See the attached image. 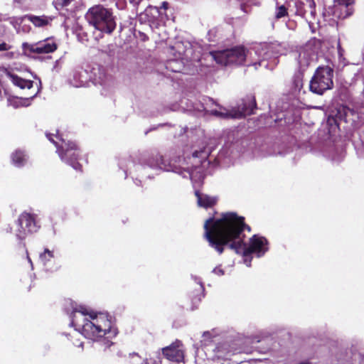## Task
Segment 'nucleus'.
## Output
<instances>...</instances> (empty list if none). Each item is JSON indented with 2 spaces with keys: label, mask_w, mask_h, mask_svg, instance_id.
I'll list each match as a JSON object with an SVG mask.
<instances>
[{
  "label": "nucleus",
  "mask_w": 364,
  "mask_h": 364,
  "mask_svg": "<svg viewBox=\"0 0 364 364\" xmlns=\"http://www.w3.org/2000/svg\"><path fill=\"white\" fill-rule=\"evenodd\" d=\"M181 341H176L171 346L164 348L162 352L164 355L169 360L181 362L183 360V351Z\"/></svg>",
  "instance_id": "obj_14"
},
{
  "label": "nucleus",
  "mask_w": 364,
  "mask_h": 364,
  "mask_svg": "<svg viewBox=\"0 0 364 364\" xmlns=\"http://www.w3.org/2000/svg\"><path fill=\"white\" fill-rule=\"evenodd\" d=\"M76 346H82V343H80L79 344L78 343H75Z\"/></svg>",
  "instance_id": "obj_42"
},
{
  "label": "nucleus",
  "mask_w": 364,
  "mask_h": 364,
  "mask_svg": "<svg viewBox=\"0 0 364 364\" xmlns=\"http://www.w3.org/2000/svg\"><path fill=\"white\" fill-rule=\"evenodd\" d=\"M213 272L219 276H222L224 274V271L220 267H216L215 268H214Z\"/></svg>",
  "instance_id": "obj_32"
},
{
  "label": "nucleus",
  "mask_w": 364,
  "mask_h": 364,
  "mask_svg": "<svg viewBox=\"0 0 364 364\" xmlns=\"http://www.w3.org/2000/svg\"><path fill=\"white\" fill-rule=\"evenodd\" d=\"M90 79L88 70L80 68L73 70L72 76L70 77V82L75 87H80L87 86Z\"/></svg>",
  "instance_id": "obj_15"
},
{
  "label": "nucleus",
  "mask_w": 364,
  "mask_h": 364,
  "mask_svg": "<svg viewBox=\"0 0 364 364\" xmlns=\"http://www.w3.org/2000/svg\"><path fill=\"white\" fill-rule=\"evenodd\" d=\"M144 364H149L147 359L145 360Z\"/></svg>",
  "instance_id": "obj_44"
},
{
  "label": "nucleus",
  "mask_w": 364,
  "mask_h": 364,
  "mask_svg": "<svg viewBox=\"0 0 364 364\" xmlns=\"http://www.w3.org/2000/svg\"><path fill=\"white\" fill-rule=\"evenodd\" d=\"M86 18L96 29L111 33L116 28V21L112 11L102 5H95L87 11Z\"/></svg>",
  "instance_id": "obj_4"
},
{
  "label": "nucleus",
  "mask_w": 364,
  "mask_h": 364,
  "mask_svg": "<svg viewBox=\"0 0 364 364\" xmlns=\"http://www.w3.org/2000/svg\"><path fill=\"white\" fill-rule=\"evenodd\" d=\"M296 14L305 18L309 28L314 32L315 25L318 23L316 18L315 3L314 0H298L295 2Z\"/></svg>",
  "instance_id": "obj_9"
},
{
  "label": "nucleus",
  "mask_w": 364,
  "mask_h": 364,
  "mask_svg": "<svg viewBox=\"0 0 364 364\" xmlns=\"http://www.w3.org/2000/svg\"><path fill=\"white\" fill-rule=\"evenodd\" d=\"M294 26H295V24H294V22H291V21H289V22H288V23H287V26L289 28H290V29H294Z\"/></svg>",
  "instance_id": "obj_35"
},
{
  "label": "nucleus",
  "mask_w": 364,
  "mask_h": 364,
  "mask_svg": "<svg viewBox=\"0 0 364 364\" xmlns=\"http://www.w3.org/2000/svg\"><path fill=\"white\" fill-rule=\"evenodd\" d=\"M39 89L38 88L35 92H32L29 94L31 95L30 97L24 98L15 96H9L7 100L8 105L13 107L14 108L27 107L31 104V101L37 95Z\"/></svg>",
  "instance_id": "obj_18"
},
{
  "label": "nucleus",
  "mask_w": 364,
  "mask_h": 364,
  "mask_svg": "<svg viewBox=\"0 0 364 364\" xmlns=\"http://www.w3.org/2000/svg\"><path fill=\"white\" fill-rule=\"evenodd\" d=\"M22 19H28L36 27H43L46 26L49 22V20L46 16H36L33 15H26L23 16Z\"/></svg>",
  "instance_id": "obj_21"
},
{
  "label": "nucleus",
  "mask_w": 364,
  "mask_h": 364,
  "mask_svg": "<svg viewBox=\"0 0 364 364\" xmlns=\"http://www.w3.org/2000/svg\"><path fill=\"white\" fill-rule=\"evenodd\" d=\"M303 88V75L301 73L296 74L292 82V90L295 93H300Z\"/></svg>",
  "instance_id": "obj_23"
},
{
  "label": "nucleus",
  "mask_w": 364,
  "mask_h": 364,
  "mask_svg": "<svg viewBox=\"0 0 364 364\" xmlns=\"http://www.w3.org/2000/svg\"><path fill=\"white\" fill-rule=\"evenodd\" d=\"M187 173L193 181L200 182L203 178V175L201 172V168L196 166L188 168Z\"/></svg>",
  "instance_id": "obj_22"
},
{
  "label": "nucleus",
  "mask_w": 364,
  "mask_h": 364,
  "mask_svg": "<svg viewBox=\"0 0 364 364\" xmlns=\"http://www.w3.org/2000/svg\"><path fill=\"white\" fill-rule=\"evenodd\" d=\"M5 75L6 77L13 83L14 85L18 87L22 90L27 89L30 90L33 87V81L25 80L11 71L6 70Z\"/></svg>",
  "instance_id": "obj_17"
},
{
  "label": "nucleus",
  "mask_w": 364,
  "mask_h": 364,
  "mask_svg": "<svg viewBox=\"0 0 364 364\" xmlns=\"http://www.w3.org/2000/svg\"><path fill=\"white\" fill-rule=\"evenodd\" d=\"M27 159L26 154L21 150H16L11 154L12 163L17 167L23 166L26 163Z\"/></svg>",
  "instance_id": "obj_20"
},
{
  "label": "nucleus",
  "mask_w": 364,
  "mask_h": 364,
  "mask_svg": "<svg viewBox=\"0 0 364 364\" xmlns=\"http://www.w3.org/2000/svg\"><path fill=\"white\" fill-rule=\"evenodd\" d=\"M244 257H245L244 262L246 264V265L247 267H250V264H251L252 257H250V255H249V256H244Z\"/></svg>",
  "instance_id": "obj_34"
},
{
  "label": "nucleus",
  "mask_w": 364,
  "mask_h": 364,
  "mask_svg": "<svg viewBox=\"0 0 364 364\" xmlns=\"http://www.w3.org/2000/svg\"><path fill=\"white\" fill-rule=\"evenodd\" d=\"M287 9L284 6H278L275 11V18L279 19L287 15Z\"/></svg>",
  "instance_id": "obj_26"
},
{
  "label": "nucleus",
  "mask_w": 364,
  "mask_h": 364,
  "mask_svg": "<svg viewBox=\"0 0 364 364\" xmlns=\"http://www.w3.org/2000/svg\"><path fill=\"white\" fill-rule=\"evenodd\" d=\"M252 5H257V2L254 0H242V3L241 4V9L245 13L249 12V7Z\"/></svg>",
  "instance_id": "obj_27"
},
{
  "label": "nucleus",
  "mask_w": 364,
  "mask_h": 364,
  "mask_svg": "<svg viewBox=\"0 0 364 364\" xmlns=\"http://www.w3.org/2000/svg\"><path fill=\"white\" fill-rule=\"evenodd\" d=\"M348 16V14H346V15H343H343H337L336 16L338 18H346Z\"/></svg>",
  "instance_id": "obj_37"
},
{
  "label": "nucleus",
  "mask_w": 364,
  "mask_h": 364,
  "mask_svg": "<svg viewBox=\"0 0 364 364\" xmlns=\"http://www.w3.org/2000/svg\"><path fill=\"white\" fill-rule=\"evenodd\" d=\"M193 157H194V158L201 157V158L205 159L207 157V154L203 151H201L200 152L195 151L193 154Z\"/></svg>",
  "instance_id": "obj_31"
},
{
  "label": "nucleus",
  "mask_w": 364,
  "mask_h": 364,
  "mask_svg": "<svg viewBox=\"0 0 364 364\" xmlns=\"http://www.w3.org/2000/svg\"><path fill=\"white\" fill-rule=\"evenodd\" d=\"M209 334H210V333H209V332H205V333H203V336H208Z\"/></svg>",
  "instance_id": "obj_41"
},
{
  "label": "nucleus",
  "mask_w": 364,
  "mask_h": 364,
  "mask_svg": "<svg viewBox=\"0 0 364 364\" xmlns=\"http://www.w3.org/2000/svg\"><path fill=\"white\" fill-rule=\"evenodd\" d=\"M46 136L56 146L60 159L74 169L80 171L81 165L77 161L78 154L76 144L72 141L66 142L58 134L56 135L46 134Z\"/></svg>",
  "instance_id": "obj_5"
},
{
  "label": "nucleus",
  "mask_w": 364,
  "mask_h": 364,
  "mask_svg": "<svg viewBox=\"0 0 364 364\" xmlns=\"http://www.w3.org/2000/svg\"><path fill=\"white\" fill-rule=\"evenodd\" d=\"M255 107V102H250L248 106L246 103L242 104V107L237 109L228 110L225 107H220L219 109H212L211 114L220 118H240L252 113Z\"/></svg>",
  "instance_id": "obj_10"
},
{
  "label": "nucleus",
  "mask_w": 364,
  "mask_h": 364,
  "mask_svg": "<svg viewBox=\"0 0 364 364\" xmlns=\"http://www.w3.org/2000/svg\"><path fill=\"white\" fill-rule=\"evenodd\" d=\"M53 257V252L48 249H46L45 251L40 255V259L44 265H46L47 263Z\"/></svg>",
  "instance_id": "obj_24"
},
{
  "label": "nucleus",
  "mask_w": 364,
  "mask_h": 364,
  "mask_svg": "<svg viewBox=\"0 0 364 364\" xmlns=\"http://www.w3.org/2000/svg\"><path fill=\"white\" fill-rule=\"evenodd\" d=\"M140 168H145L141 166H136V169H140Z\"/></svg>",
  "instance_id": "obj_40"
},
{
  "label": "nucleus",
  "mask_w": 364,
  "mask_h": 364,
  "mask_svg": "<svg viewBox=\"0 0 364 364\" xmlns=\"http://www.w3.org/2000/svg\"><path fill=\"white\" fill-rule=\"evenodd\" d=\"M178 62L176 60H171L168 63V67L173 72H180L181 66H177Z\"/></svg>",
  "instance_id": "obj_28"
},
{
  "label": "nucleus",
  "mask_w": 364,
  "mask_h": 364,
  "mask_svg": "<svg viewBox=\"0 0 364 364\" xmlns=\"http://www.w3.org/2000/svg\"><path fill=\"white\" fill-rule=\"evenodd\" d=\"M317 59V51L311 43H308L301 47L298 51L296 58L297 63L300 71H304L311 63Z\"/></svg>",
  "instance_id": "obj_11"
},
{
  "label": "nucleus",
  "mask_w": 364,
  "mask_h": 364,
  "mask_svg": "<svg viewBox=\"0 0 364 364\" xmlns=\"http://www.w3.org/2000/svg\"><path fill=\"white\" fill-rule=\"evenodd\" d=\"M130 3H134L136 0H129Z\"/></svg>",
  "instance_id": "obj_43"
},
{
  "label": "nucleus",
  "mask_w": 364,
  "mask_h": 364,
  "mask_svg": "<svg viewBox=\"0 0 364 364\" xmlns=\"http://www.w3.org/2000/svg\"><path fill=\"white\" fill-rule=\"evenodd\" d=\"M333 70L328 66L318 67L309 82V89L313 93L321 95L333 87Z\"/></svg>",
  "instance_id": "obj_6"
},
{
  "label": "nucleus",
  "mask_w": 364,
  "mask_h": 364,
  "mask_svg": "<svg viewBox=\"0 0 364 364\" xmlns=\"http://www.w3.org/2000/svg\"><path fill=\"white\" fill-rule=\"evenodd\" d=\"M195 280L196 283L198 284V288L197 289L198 294L196 295L195 298L193 299V302H194L195 301L198 302L201 300V298L203 296L202 293L204 291V287L199 279L195 277Z\"/></svg>",
  "instance_id": "obj_25"
},
{
  "label": "nucleus",
  "mask_w": 364,
  "mask_h": 364,
  "mask_svg": "<svg viewBox=\"0 0 364 364\" xmlns=\"http://www.w3.org/2000/svg\"><path fill=\"white\" fill-rule=\"evenodd\" d=\"M90 82L95 85H105L107 81V76L103 68L100 66L93 67L89 73Z\"/></svg>",
  "instance_id": "obj_16"
},
{
  "label": "nucleus",
  "mask_w": 364,
  "mask_h": 364,
  "mask_svg": "<svg viewBox=\"0 0 364 364\" xmlns=\"http://www.w3.org/2000/svg\"><path fill=\"white\" fill-rule=\"evenodd\" d=\"M74 0H58L57 4L62 7H65L70 5V4Z\"/></svg>",
  "instance_id": "obj_30"
},
{
  "label": "nucleus",
  "mask_w": 364,
  "mask_h": 364,
  "mask_svg": "<svg viewBox=\"0 0 364 364\" xmlns=\"http://www.w3.org/2000/svg\"><path fill=\"white\" fill-rule=\"evenodd\" d=\"M71 325L86 338L98 341L102 337L106 339L117 334L112 329L108 316L104 314H96L84 306L73 308L70 315Z\"/></svg>",
  "instance_id": "obj_3"
},
{
  "label": "nucleus",
  "mask_w": 364,
  "mask_h": 364,
  "mask_svg": "<svg viewBox=\"0 0 364 364\" xmlns=\"http://www.w3.org/2000/svg\"><path fill=\"white\" fill-rule=\"evenodd\" d=\"M204 236L210 247L222 254L227 246L237 254L249 256L255 254L258 257L268 251V242L265 237L255 235L249 244L244 242L243 231H250V228L244 223V218L234 213H226L219 219H208L204 224Z\"/></svg>",
  "instance_id": "obj_1"
},
{
  "label": "nucleus",
  "mask_w": 364,
  "mask_h": 364,
  "mask_svg": "<svg viewBox=\"0 0 364 364\" xmlns=\"http://www.w3.org/2000/svg\"><path fill=\"white\" fill-rule=\"evenodd\" d=\"M362 118L360 113L355 109V106L353 109L343 105H337L328 119V123L332 124L333 122L338 126V121H344L346 123H350L355 125Z\"/></svg>",
  "instance_id": "obj_8"
},
{
  "label": "nucleus",
  "mask_w": 364,
  "mask_h": 364,
  "mask_svg": "<svg viewBox=\"0 0 364 364\" xmlns=\"http://www.w3.org/2000/svg\"><path fill=\"white\" fill-rule=\"evenodd\" d=\"M209 101L213 102L212 99H209Z\"/></svg>",
  "instance_id": "obj_45"
},
{
  "label": "nucleus",
  "mask_w": 364,
  "mask_h": 364,
  "mask_svg": "<svg viewBox=\"0 0 364 364\" xmlns=\"http://www.w3.org/2000/svg\"><path fill=\"white\" fill-rule=\"evenodd\" d=\"M22 46L24 50L33 53H50L58 48L53 38H46L36 43H23Z\"/></svg>",
  "instance_id": "obj_12"
},
{
  "label": "nucleus",
  "mask_w": 364,
  "mask_h": 364,
  "mask_svg": "<svg viewBox=\"0 0 364 364\" xmlns=\"http://www.w3.org/2000/svg\"><path fill=\"white\" fill-rule=\"evenodd\" d=\"M11 48V46L6 43H0V51L8 50Z\"/></svg>",
  "instance_id": "obj_33"
},
{
  "label": "nucleus",
  "mask_w": 364,
  "mask_h": 364,
  "mask_svg": "<svg viewBox=\"0 0 364 364\" xmlns=\"http://www.w3.org/2000/svg\"><path fill=\"white\" fill-rule=\"evenodd\" d=\"M27 259H28V262L32 265L31 259H30V257L28 255H27Z\"/></svg>",
  "instance_id": "obj_39"
},
{
  "label": "nucleus",
  "mask_w": 364,
  "mask_h": 364,
  "mask_svg": "<svg viewBox=\"0 0 364 364\" xmlns=\"http://www.w3.org/2000/svg\"><path fill=\"white\" fill-rule=\"evenodd\" d=\"M341 6H344V9H347L348 6L353 4L354 0H336Z\"/></svg>",
  "instance_id": "obj_29"
},
{
  "label": "nucleus",
  "mask_w": 364,
  "mask_h": 364,
  "mask_svg": "<svg viewBox=\"0 0 364 364\" xmlns=\"http://www.w3.org/2000/svg\"><path fill=\"white\" fill-rule=\"evenodd\" d=\"M38 226L33 215L22 213L14 227H8L6 232H14L18 240H23L30 232H36Z\"/></svg>",
  "instance_id": "obj_7"
},
{
  "label": "nucleus",
  "mask_w": 364,
  "mask_h": 364,
  "mask_svg": "<svg viewBox=\"0 0 364 364\" xmlns=\"http://www.w3.org/2000/svg\"><path fill=\"white\" fill-rule=\"evenodd\" d=\"M147 166L152 169L163 170L166 171L177 172L178 168L175 164L171 162H167L166 160L160 154H156L154 156L149 159Z\"/></svg>",
  "instance_id": "obj_13"
},
{
  "label": "nucleus",
  "mask_w": 364,
  "mask_h": 364,
  "mask_svg": "<svg viewBox=\"0 0 364 364\" xmlns=\"http://www.w3.org/2000/svg\"><path fill=\"white\" fill-rule=\"evenodd\" d=\"M286 52L284 45L274 42L256 44L250 49L244 46H236L231 49L211 52L210 55L217 63L223 65H245L253 66L257 70L259 67L273 69L277 63L278 56Z\"/></svg>",
  "instance_id": "obj_2"
},
{
  "label": "nucleus",
  "mask_w": 364,
  "mask_h": 364,
  "mask_svg": "<svg viewBox=\"0 0 364 364\" xmlns=\"http://www.w3.org/2000/svg\"><path fill=\"white\" fill-rule=\"evenodd\" d=\"M214 31H215L214 29L210 30L209 32H208V36H210L213 33Z\"/></svg>",
  "instance_id": "obj_38"
},
{
  "label": "nucleus",
  "mask_w": 364,
  "mask_h": 364,
  "mask_svg": "<svg viewBox=\"0 0 364 364\" xmlns=\"http://www.w3.org/2000/svg\"><path fill=\"white\" fill-rule=\"evenodd\" d=\"M14 1L19 4H23L26 1V0H14Z\"/></svg>",
  "instance_id": "obj_36"
},
{
  "label": "nucleus",
  "mask_w": 364,
  "mask_h": 364,
  "mask_svg": "<svg viewBox=\"0 0 364 364\" xmlns=\"http://www.w3.org/2000/svg\"><path fill=\"white\" fill-rule=\"evenodd\" d=\"M197 201L199 206L203 208H209L215 204L217 198L209 196L206 194L200 193L198 191H196Z\"/></svg>",
  "instance_id": "obj_19"
}]
</instances>
